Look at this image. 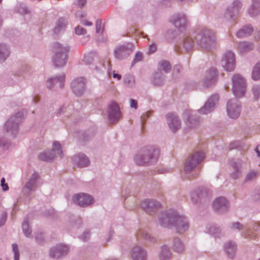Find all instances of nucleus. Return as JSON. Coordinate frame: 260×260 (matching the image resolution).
<instances>
[{
  "label": "nucleus",
  "mask_w": 260,
  "mask_h": 260,
  "mask_svg": "<svg viewBox=\"0 0 260 260\" xmlns=\"http://www.w3.org/2000/svg\"><path fill=\"white\" fill-rule=\"evenodd\" d=\"M222 66L227 71H232L235 68V56L233 52H227L222 60Z\"/></svg>",
  "instance_id": "4"
},
{
  "label": "nucleus",
  "mask_w": 260,
  "mask_h": 260,
  "mask_svg": "<svg viewBox=\"0 0 260 260\" xmlns=\"http://www.w3.org/2000/svg\"><path fill=\"white\" fill-rule=\"evenodd\" d=\"M132 257L134 260H144L145 253L140 247H136L133 249Z\"/></svg>",
  "instance_id": "13"
},
{
  "label": "nucleus",
  "mask_w": 260,
  "mask_h": 260,
  "mask_svg": "<svg viewBox=\"0 0 260 260\" xmlns=\"http://www.w3.org/2000/svg\"><path fill=\"white\" fill-rule=\"evenodd\" d=\"M142 206L143 208H145V207L143 205H142Z\"/></svg>",
  "instance_id": "57"
},
{
  "label": "nucleus",
  "mask_w": 260,
  "mask_h": 260,
  "mask_svg": "<svg viewBox=\"0 0 260 260\" xmlns=\"http://www.w3.org/2000/svg\"><path fill=\"white\" fill-rule=\"evenodd\" d=\"M184 219H183L181 217H178L176 219L177 224L179 225L178 231L179 232L185 231L188 227V223L184 221Z\"/></svg>",
  "instance_id": "16"
},
{
  "label": "nucleus",
  "mask_w": 260,
  "mask_h": 260,
  "mask_svg": "<svg viewBox=\"0 0 260 260\" xmlns=\"http://www.w3.org/2000/svg\"><path fill=\"white\" fill-rule=\"evenodd\" d=\"M9 123H10V121H8V122H7V125H9Z\"/></svg>",
  "instance_id": "54"
},
{
  "label": "nucleus",
  "mask_w": 260,
  "mask_h": 260,
  "mask_svg": "<svg viewBox=\"0 0 260 260\" xmlns=\"http://www.w3.org/2000/svg\"><path fill=\"white\" fill-rule=\"evenodd\" d=\"M89 237V233H84V234L83 235L82 239H83V240H85L86 238L87 237Z\"/></svg>",
  "instance_id": "46"
},
{
  "label": "nucleus",
  "mask_w": 260,
  "mask_h": 260,
  "mask_svg": "<svg viewBox=\"0 0 260 260\" xmlns=\"http://www.w3.org/2000/svg\"><path fill=\"white\" fill-rule=\"evenodd\" d=\"M227 112L232 118H237L240 114L239 106L232 101L227 104Z\"/></svg>",
  "instance_id": "9"
},
{
  "label": "nucleus",
  "mask_w": 260,
  "mask_h": 260,
  "mask_svg": "<svg viewBox=\"0 0 260 260\" xmlns=\"http://www.w3.org/2000/svg\"><path fill=\"white\" fill-rule=\"evenodd\" d=\"M233 92L237 97L242 96L245 91V82L239 75H235L233 78Z\"/></svg>",
  "instance_id": "2"
},
{
  "label": "nucleus",
  "mask_w": 260,
  "mask_h": 260,
  "mask_svg": "<svg viewBox=\"0 0 260 260\" xmlns=\"http://www.w3.org/2000/svg\"><path fill=\"white\" fill-rule=\"evenodd\" d=\"M258 260H260V258L259 259H258Z\"/></svg>",
  "instance_id": "59"
},
{
  "label": "nucleus",
  "mask_w": 260,
  "mask_h": 260,
  "mask_svg": "<svg viewBox=\"0 0 260 260\" xmlns=\"http://www.w3.org/2000/svg\"><path fill=\"white\" fill-rule=\"evenodd\" d=\"M188 42H192V41L189 39H187L186 40L185 42H184V46L186 48H188L189 47V46L187 45V43H188ZM190 46H191V43H190Z\"/></svg>",
  "instance_id": "45"
},
{
  "label": "nucleus",
  "mask_w": 260,
  "mask_h": 260,
  "mask_svg": "<svg viewBox=\"0 0 260 260\" xmlns=\"http://www.w3.org/2000/svg\"><path fill=\"white\" fill-rule=\"evenodd\" d=\"M75 32L77 35H81L86 33V30L80 26H77L75 28Z\"/></svg>",
  "instance_id": "30"
},
{
  "label": "nucleus",
  "mask_w": 260,
  "mask_h": 260,
  "mask_svg": "<svg viewBox=\"0 0 260 260\" xmlns=\"http://www.w3.org/2000/svg\"><path fill=\"white\" fill-rule=\"evenodd\" d=\"M203 152L194 153L190 156L186 161L184 169L185 171H190L199 164L204 158Z\"/></svg>",
  "instance_id": "3"
},
{
  "label": "nucleus",
  "mask_w": 260,
  "mask_h": 260,
  "mask_svg": "<svg viewBox=\"0 0 260 260\" xmlns=\"http://www.w3.org/2000/svg\"><path fill=\"white\" fill-rule=\"evenodd\" d=\"M85 84V79L82 77L73 81L72 87L75 93L80 94L84 89Z\"/></svg>",
  "instance_id": "7"
},
{
  "label": "nucleus",
  "mask_w": 260,
  "mask_h": 260,
  "mask_svg": "<svg viewBox=\"0 0 260 260\" xmlns=\"http://www.w3.org/2000/svg\"><path fill=\"white\" fill-rule=\"evenodd\" d=\"M73 200L80 206L89 205L93 202V199L90 196L84 193L76 194L74 197Z\"/></svg>",
  "instance_id": "5"
},
{
  "label": "nucleus",
  "mask_w": 260,
  "mask_h": 260,
  "mask_svg": "<svg viewBox=\"0 0 260 260\" xmlns=\"http://www.w3.org/2000/svg\"><path fill=\"white\" fill-rule=\"evenodd\" d=\"M1 186L4 191H6L9 189L7 184L5 183V179L4 178H3L1 180Z\"/></svg>",
  "instance_id": "32"
},
{
  "label": "nucleus",
  "mask_w": 260,
  "mask_h": 260,
  "mask_svg": "<svg viewBox=\"0 0 260 260\" xmlns=\"http://www.w3.org/2000/svg\"><path fill=\"white\" fill-rule=\"evenodd\" d=\"M126 48L124 46H120L118 47L115 52V57L118 59H122L125 55Z\"/></svg>",
  "instance_id": "19"
},
{
  "label": "nucleus",
  "mask_w": 260,
  "mask_h": 260,
  "mask_svg": "<svg viewBox=\"0 0 260 260\" xmlns=\"http://www.w3.org/2000/svg\"><path fill=\"white\" fill-rule=\"evenodd\" d=\"M156 49H157V47H156V44H152L151 45H150L149 46V51L150 53L154 52L156 50Z\"/></svg>",
  "instance_id": "36"
},
{
  "label": "nucleus",
  "mask_w": 260,
  "mask_h": 260,
  "mask_svg": "<svg viewBox=\"0 0 260 260\" xmlns=\"http://www.w3.org/2000/svg\"><path fill=\"white\" fill-rule=\"evenodd\" d=\"M253 31V28L250 26H245L238 31L237 36L238 37H243L250 35Z\"/></svg>",
  "instance_id": "15"
},
{
  "label": "nucleus",
  "mask_w": 260,
  "mask_h": 260,
  "mask_svg": "<svg viewBox=\"0 0 260 260\" xmlns=\"http://www.w3.org/2000/svg\"><path fill=\"white\" fill-rule=\"evenodd\" d=\"M241 47H245V48L247 49H250L251 48V47H249V45H247V44L245 43H242L241 44Z\"/></svg>",
  "instance_id": "44"
},
{
  "label": "nucleus",
  "mask_w": 260,
  "mask_h": 260,
  "mask_svg": "<svg viewBox=\"0 0 260 260\" xmlns=\"http://www.w3.org/2000/svg\"><path fill=\"white\" fill-rule=\"evenodd\" d=\"M155 153H156V154L158 155V151H155Z\"/></svg>",
  "instance_id": "53"
},
{
  "label": "nucleus",
  "mask_w": 260,
  "mask_h": 260,
  "mask_svg": "<svg viewBox=\"0 0 260 260\" xmlns=\"http://www.w3.org/2000/svg\"><path fill=\"white\" fill-rule=\"evenodd\" d=\"M218 100V97L217 95H213L205 104L204 107L199 110L200 113L203 114H206L211 112L214 109L215 103L217 102Z\"/></svg>",
  "instance_id": "6"
},
{
  "label": "nucleus",
  "mask_w": 260,
  "mask_h": 260,
  "mask_svg": "<svg viewBox=\"0 0 260 260\" xmlns=\"http://www.w3.org/2000/svg\"><path fill=\"white\" fill-rule=\"evenodd\" d=\"M228 202L224 198H218L213 202V208L215 210L222 212L227 209Z\"/></svg>",
  "instance_id": "11"
},
{
  "label": "nucleus",
  "mask_w": 260,
  "mask_h": 260,
  "mask_svg": "<svg viewBox=\"0 0 260 260\" xmlns=\"http://www.w3.org/2000/svg\"><path fill=\"white\" fill-rule=\"evenodd\" d=\"M113 77L114 78H117L118 80H120L121 78V76L120 75L116 74V73H114L113 75Z\"/></svg>",
  "instance_id": "43"
},
{
  "label": "nucleus",
  "mask_w": 260,
  "mask_h": 260,
  "mask_svg": "<svg viewBox=\"0 0 260 260\" xmlns=\"http://www.w3.org/2000/svg\"><path fill=\"white\" fill-rule=\"evenodd\" d=\"M233 227L234 229H241L242 228V225H241L240 223L236 222L233 224Z\"/></svg>",
  "instance_id": "40"
},
{
  "label": "nucleus",
  "mask_w": 260,
  "mask_h": 260,
  "mask_svg": "<svg viewBox=\"0 0 260 260\" xmlns=\"http://www.w3.org/2000/svg\"><path fill=\"white\" fill-rule=\"evenodd\" d=\"M131 107L135 109L137 108V102L135 100H131Z\"/></svg>",
  "instance_id": "38"
},
{
  "label": "nucleus",
  "mask_w": 260,
  "mask_h": 260,
  "mask_svg": "<svg viewBox=\"0 0 260 260\" xmlns=\"http://www.w3.org/2000/svg\"><path fill=\"white\" fill-rule=\"evenodd\" d=\"M225 249L229 256H232L236 250L235 245L232 242H229L227 243Z\"/></svg>",
  "instance_id": "20"
},
{
  "label": "nucleus",
  "mask_w": 260,
  "mask_h": 260,
  "mask_svg": "<svg viewBox=\"0 0 260 260\" xmlns=\"http://www.w3.org/2000/svg\"><path fill=\"white\" fill-rule=\"evenodd\" d=\"M69 49L66 47H63L59 43H55L53 47L54 53L53 56V62L57 67L64 66L68 59V52Z\"/></svg>",
  "instance_id": "1"
},
{
  "label": "nucleus",
  "mask_w": 260,
  "mask_h": 260,
  "mask_svg": "<svg viewBox=\"0 0 260 260\" xmlns=\"http://www.w3.org/2000/svg\"><path fill=\"white\" fill-rule=\"evenodd\" d=\"M252 78L254 80L260 79V63H257L254 68Z\"/></svg>",
  "instance_id": "21"
},
{
  "label": "nucleus",
  "mask_w": 260,
  "mask_h": 260,
  "mask_svg": "<svg viewBox=\"0 0 260 260\" xmlns=\"http://www.w3.org/2000/svg\"><path fill=\"white\" fill-rule=\"evenodd\" d=\"M33 177V179L35 180V179H36L38 177V175L37 174H34L32 176Z\"/></svg>",
  "instance_id": "49"
},
{
  "label": "nucleus",
  "mask_w": 260,
  "mask_h": 260,
  "mask_svg": "<svg viewBox=\"0 0 260 260\" xmlns=\"http://www.w3.org/2000/svg\"><path fill=\"white\" fill-rule=\"evenodd\" d=\"M142 58H143L142 54L140 52H137L136 54L135 58L134 59V62L135 63H136L138 61H141V60H142Z\"/></svg>",
  "instance_id": "31"
},
{
  "label": "nucleus",
  "mask_w": 260,
  "mask_h": 260,
  "mask_svg": "<svg viewBox=\"0 0 260 260\" xmlns=\"http://www.w3.org/2000/svg\"><path fill=\"white\" fill-rule=\"evenodd\" d=\"M145 160L146 159V158H144ZM146 161H148L147 162H149V161H151V160H149V161L147 159V160H146Z\"/></svg>",
  "instance_id": "52"
},
{
  "label": "nucleus",
  "mask_w": 260,
  "mask_h": 260,
  "mask_svg": "<svg viewBox=\"0 0 260 260\" xmlns=\"http://www.w3.org/2000/svg\"><path fill=\"white\" fill-rule=\"evenodd\" d=\"M135 160L137 164L139 165H142L145 163H147L148 161L144 160H142L140 159V158L139 156H137L135 158Z\"/></svg>",
  "instance_id": "35"
},
{
  "label": "nucleus",
  "mask_w": 260,
  "mask_h": 260,
  "mask_svg": "<svg viewBox=\"0 0 260 260\" xmlns=\"http://www.w3.org/2000/svg\"><path fill=\"white\" fill-rule=\"evenodd\" d=\"M167 219L168 220V221H170V218L169 217H167Z\"/></svg>",
  "instance_id": "55"
},
{
  "label": "nucleus",
  "mask_w": 260,
  "mask_h": 260,
  "mask_svg": "<svg viewBox=\"0 0 260 260\" xmlns=\"http://www.w3.org/2000/svg\"><path fill=\"white\" fill-rule=\"evenodd\" d=\"M173 23L176 27H180L181 26H184L186 23V20L184 16L179 17L176 16Z\"/></svg>",
  "instance_id": "17"
},
{
  "label": "nucleus",
  "mask_w": 260,
  "mask_h": 260,
  "mask_svg": "<svg viewBox=\"0 0 260 260\" xmlns=\"http://www.w3.org/2000/svg\"><path fill=\"white\" fill-rule=\"evenodd\" d=\"M64 78H65L64 75H62L58 78L50 79L48 80L47 81V86L48 87V88H52V83L55 82V83H58V84L59 85V87L61 88L63 86V82L64 80Z\"/></svg>",
  "instance_id": "14"
},
{
  "label": "nucleus",
  "mask_w": 260,
  "mask_h": 260,
  "mask_svg": "<svg viewBox=\"0 0 260 260\" xmlns=\"http://www.w3.org/2000/svg\"><path fill=\"white\" fill-rule=\"evenodd\" d=\"M82 23L85 26H90L92 25V23L90 21L87 20H83Z\"/></svg>",
  "instance_id": "42"
},
{
  "label": "nucleus",
  "mask_w": 260,
  "mask_h": 260,
  "mask_svg": "<svg viewBox=\"0 0 260 260\" xmlns=\"http://www.w3.org/2000/svg\"><path fill=\"white\" fill-rule=\"evenodd\" d=\"M86 2V0H78L77 5L79 7H82L85 4Z\"/></svg>",
  "instance_id": "39"
},
{
  "label": "nucleus",
  "mask_w": 260,
  "mask_h": 260,
  "mask_svg": "<svg viewBox=\"0 0 260 260\" xmlns=\"http://www.w3.org/2000/svg\"><path fill=\"white\" fill-rule=\"evenodd\" d=\"M13 250L14 252V259L15 260H19V253L18 251L17 245L16 244H13L12 245Z\"/></svg>",
  "instance_id": "28"
},
{
  "label": "nucleus",
  "mask_w": 260,
  "mask_h": 260,
  "mask_svg": "<svg viewBox=\"0 0 260 260\" xmlns=\"http://www.w3.org/2000/svg\"><path fill=\"white\" fill-rule=\"evenodd\" d=\"M68 251V248L64 245H59L57 247L52 249L50 255L51 257L57 258L66 254Z\"/></svg>",
  "instance_id": "10"
},
{
  "label": "nucleus",
  "mask_w": 260,
  "mask_h": 260,
  "mask_svg": "<svg viewBox=\"0 0 260 260\" xmlns=\"http://www.w3.org/2000/svg\"><path fill=\"white\" fill-rule=\"evenodd\" d=\"M207 75V79L206 82H210L211 83H213L215 81V78L216 77V71L214 69L210 70Z\"/></svg>",
  "instance_id": "22"
},
{
  "label": "nucleus",
  "mask_w": 260,
  "mask_h": 260,
  "mask_svg": "<svg viewBox=\"0 0 260 260\" xmlns=\"http://www.w3.org/2000/svg\"><path fill=\"white\" fill-rule=\"evenodd\" d=\"M168 123L170 128L175 132L180 127V122L174 114H169L167 115Z\"/></svg>",
  "instance_id": "12"
},
{
  "label": "nucleus",
  "mask_w": 260,
  "mask_h": 260,
  "mask_svg": "<svg viewBox=\"0 0 260 260\" xmlns=\"http://www.w3.org/2000/svg\"><path fill=\"white\" fill-rule=\"evenodd\" d=\"M65 24L63 22H60V24H58L56 27L54 29V31L55 33L58 32L59 31L60 28H62L64 27Z\"/></svg>",
  "instance_id": "33"
},
{
  "label": "nucleus",
  "mask_w": 260,
  "mask_h": 260,
  "mask_svg": "<svg viewBox=\"0 0 260 260\" xmlns=\"http://www.w3.org/2000/svg\"><path fill=\"white\" fill-rule=\"evenodd\" d=\"M5 57L2 58V52L1 51L0 52V62L2 61H4L5 59Z\"/></svg>",
  "instance_id": "47"
},
{
  "label": "nucleus",
  "mask_w": 260,
  "mask_h": 260,
  "mask_svg": "<svg viewBox=\"0 0 260 260\" xmlns=\"http://www.w3.org/2000/svg\"><path fill=\"white\" fill-rule=\"evenodd\" d=\"M146 201H144V202H143V204H145V203H146Z\"/></svg>",
  "instance_id": "58"
},
{
  "label": "nucleus",
  "mask_w": 260,
  "mask_h": 260,
  "mask_svg": "<svg viewBox=\"0 0 260 260\" xmlns=\"http://www.w3.org/2000/svg\"><path fill=\"white\" fill-rule=\"evenodd\" d=\"M22 229L24 234L26 236H28L31 234V231L29 230V225L28 222L24 221L22 223Z\"/></svg>",
  "instance_id": "25"
},
{
  "label": "nucleus",
  "mask_w": 260,
  "mask_h": 260,
  "mask_svg": "<svg viewBox=\"0 0 260 260\" xmlns=\"http://www.w3.org/2000/svg\"><path fill=\"white\" fill-rule=\"evenodd\" d=\"M174 247L176 250L178 252H181L183 249V244L179 240H177L175 242Z\"/></svg>",
  "instance_id": "26"
},
{
  "label": "nucleus",
  "mask_w": 260,
  "mask_h": 260,
  "mask_svg": "<svg viewBox=\"0 0 260 260\" xmlns=\"http://www.w3.org/2000/svg\"><path fill=\"white\" fill-rule=\"evenodd\" d=\"M52 150L53 152H56L60 156H61V145L58 142H53Z\"/></svg>",
  "instance_id": "24"
},
{
  "label": "nucleus",
  "mask_w": 260,
  "mask_h": 260,
  "mask_svg": "<svg viewBox=\"0 0 260 260\" xmlns=\"http://www.w3.org/2000/svg\"><path fill=\"white\" fill-rule=\"evenodd\" d=\"M96 31L97 33L103 31L102 22L100 19L97 20L96 22Z\"/></svg>",
  "instance_id": "29"
},
{
  "label": "nucleus",
  "mask_w": 260,
  "mask_h": 260,
  "mask_svg": "<svg viewBox=\"0 0 260 260\" xmlns=\"http://www.w3.org/2000/svg\"><path fill=\"white\" fill-rule=\"evenodd\" d=\"M120 116L119 107L118 104L115 102H112L109 106V120L111 122L115 121L120 117Z\"/></svg>",
  "instance_id": "8"
},
{
  "label": "nucleus",
  "mask_w": 260,
  "mask_h": 260,
  "mask_svg": "<svg viewBox=\"0 0 260 260\" xmlns=\"http://www.w3.org/2000/svg\"><path fill=\"white\" fill-rule=\"evenodd\" d=\"M86 57H84V60H85V61H86Z\"/></svg>",
  "instance_id": "56"
},
{
  "label": "nucleus",
  "mask_w": 260,
  "mask_h": 260,
  "mask_svg": "<svg viewBox=\"0 0 260 260\" xmlns=\"http://www.w3.org/2000/svg\"><path fill=\"white\" fill-rule=\"evenodd\" d=\"M29 184H30V182H28L26 185V186L27 187V188H30V187L29 186Z\"/></svg>",
  "instance_id": "51"
},
{
  "label": "nucleus",
  "mask_w": 260,
  "mask_h": 260,
  "mask_svg": "<svg viewBox=\"0 0 260 260\" xmlns=\"http://www.w3.org/2000/svg\"><path fill=\"white\" fill-rule=\"evenodd\" d=\"M75 158L76 160L79 161V166L80 167H86L89 164L88 159L84 154L76 156Z\"/></svg>",
  "instance_id": "18"
},
{
  "label": "nucleus",
  "mask_w": 260,
  "mask_h": 260,
  "mask_svg": "<svg viewBox=\"0 0 260 260\" xmlns=\"http://www.w3.org/2000/svg\"><path fill=\"white\" fill-rule=\"evenodd\" d=\"M40 159L45 161H49L53 158V156H50L46 153H41L39 155Z\"/></svg>",
  "instance_id": "27"
},
{
  "label": "nucleus",
  "mask_w": 260,
  "mask_h": 260,
  "mask_svg": "<svg viewBox=\"0 0 260 260\" xmlns=\"http://www.w3.org/2000/svg\"><path fill=\"white\" fill-rule=\"evenodd\" d=\"M255 151H256V152L257 153V155L259 157H260V151H258V147H256V149H255Z\"/></svg>",
  "instance_id": "48"
},
{
  "label": "nucleus",
  "mask_w": 260,
  "mask_h": 260,
  "mask_svg": "<svg viewBox=\"0 0 260 260\" xmlns=\"http://www.w3.org/2000/svg\"><path fill=\"white\" fill-rule=\"evenodd\" d=\"M6 221V217L5 216L4 217V219H3V223H1V225H2L3 224H4V222H5Z\"/></svg>",
  "instance_id": "50"
},
{
  "label": "nucleus",
  "mask_w": 260,
  "mask_h": 260,
  "mask_svg": "<svg viewBox=\"0 0 260 260\" xmlns=\"http://www.w3.org/2000/svg\"><path fill=\"white\" fill-rule=\"evenodd\" d=\"M170 68L171 66L170 63L167 61H162L160 63L159 70L164 71L166 73L170 70Z\"/></svg>",
  "instance_id": "23"
},
{
  "label": "nucleus",
  "mask_w": 260,
  "mask_h": 260,
  "mask_svg": "<svg viewBox=\"0 0 260 260\" xmlns=\"http://www.w3.org/2000/svg\"><path fill=\"white\" fill-rule=\"evenodd\" d=\"M257 175V174L256 172H250L249 173L247 177H246V179L247 180H251L252 179V178L255 177Z\"/></svg>",
  "instance_id": "34"
},
{
  "label": "nucleus",
  "mask_w": 260,
  "mask_h": 260,
  "mask_svg": "<svg viewBox=\"0 0 260 260\" xmlns=\"http://www.w3.org/2000/svg\"><path fill=\"white\" fill-rule=\"evenodd\" d=\"M258 8H256L255 9V11H254V10H253V8H251L250 10V13H251V15H256V14H257L258 13Z\"/></svg>",
  "instance_id": "41"
},
{
  "label": "nucleus",
  "mask_w": 260,
  "mask_h": 260,
  "mask_svg": "<svg viewBox=\"0 0 260 260\" xmlns=\"http://www.w3.org/2000/svg\"><path fill=\"white\" fill-rule=\"evenodd\" d=\"M253 93L256 98H258L259 94L260 93V87L256 86L253 88Z\"/></svg>",
  "instance_id": "37"
}]
</instances>
